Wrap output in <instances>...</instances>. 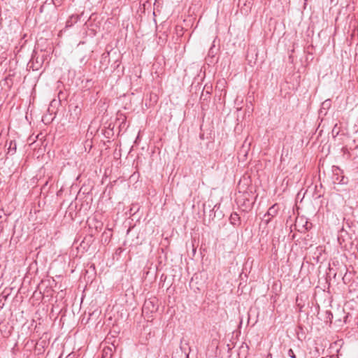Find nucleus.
<instances>
[{
    "mask_svg": "<svg viewBox=\"0 0 358 358\" xmlns=\"http://www.w3.org/2000/svg\"><path fill=\"white\" fill-rule=\"evenodd\" d=\"M278 213V208H276V204L273 205L270 207L267 211V213L264 215L263 222H265L266 224H268L271 221V219L275 217Z\"/></svg>",
    "mask_w": 358,
    "mask_h": 358,
    "instance_id": "f257e3e1",
    "label": "nucleus"
},
{
    "mask_svg": "<svg viewBox=\"0 0 358 358\" xmlns=\"http://www.w3.org/2000/svg\"><path fill=\"white\" fill-rule=\"evenodd\" d=\"M143 314H148L150 312L153 313L157 310V306L155 305L154 302L151 300L145 301L143 308Z\"/></svg>",
    "mask_w": 358,
    "mask_h": 358,
    "instance_id": "f03ea898",
    "label": "nucleus"
},
{
    "mask_svg": "<svg viewBox=\"0 0 358 358\" xmlns=\"http://www.w3.org/2000/svg\"><path fill=\"white\" fill-rule=\"evenodd\" d=\"M238 337H231L229 343H226V341L221 342L220 345V351L222 350H227V352H229L231 349H233L235 347V343L237 340Z\"/></svg>",
    "mask_w": 358,
    "mask_h": 358,
    "instance_id": "7ed1b4c3",
    "label": "nucleus"
},
{
    "mask_svg": "<svg viewBox=\"0 0 358 358\" xmlns=\"http://www.w3.org/2000/svg\"><path fill=\"white\" fill-rule=\"evenodd\" d=\"M46 345L45 341H35L31 340V348H34L36 350H38V352L41 351L42 349L44 348L45 345Z\"/></svg>",
    "mask_w": 358,
    "mask_h": 358,
    "instance_id": "20e7f679",
    "label": "nucleus"
},
{
    "mask_svg": "<svg viewBox=\"0 0 358 358\" xmlns=\"http://www.w3.org/2000/svg\"><path fill=\"white\" fill-rule=\"evenodd\" d=\"M220 345L221 343L220 342V341L217 338H215L212 340L211 343L208 345V348L209 350H211L212 351H213L214 350H220Z\"/></svg>",
    "mask_w": 358,
    "mask_h": 358,
    "instance_id": "39448f33",
    "label": "nucleus"
},
{
    "mask_svg": "<svg viewBox=\"0 0 358 358\" xmlns=\"http://www.w3.org/2000/svg\"><path fill=\"white\" fill-rule=\"evenodd\" d=\"M180 349L185 354L187 353L188 350H191L188 341L185 337H182V339L180 340Z\"/></svg>",
    "mask_w": 358,
    "mask_h": 358,
    "instance_id": "423d86ee",
    "label": "nucleus"
},
{
    "mask_svg": "<svg viewBox=\"0 0 358 358\" xmlns=\"http://www.w3.org/2000/svg\"><path fill=\"white\" fill-rule=\"evenodd\" d=\"M79 20V16L78 15H72L66 22V27H71Z\"/></svg>",
    "mask_w": 358,
    "mask_h": 358,
    "instance_id": "0eeeda50",
    "label": "nucleus"
},
{
    "mask_svg": "<svg viewBox=\"0 0 358 358\" xmlns=\"http://www.w3.org/2000/svg\"><path fill=\"white\" fill-rule=\"evenodd\" d=\"M111 351H112V350L109 347L107 348H104L103 358H106L108 356V355H109V358H110L112 356Z\"/></svg>",
    "mask_w": 358,
    "mask_h": 358,
    "instance_id": "6e6552de",
    "label": "nucleus"
},
{
    "mask_svg": "<svg viewBox=\"0 0 358 358\" xmlns=\"http://www.w3.org/2000/svg\"><path fill=\"white\" fill-rule=\"evenodd\" d=\"M326 320H327V322L329 321L330 322H331V320L333 318V314L331 313V311H326Z\"/></svg>",
    "mask_w": 358,
    "mask_h": 358,
    "instance_id": "1a4fd4ad",
    "label": "nucleus"
},
{
    "mask_svg": "<svg viewBox=\"0 0 358 358\" xmlns=\"http://www.w3.org/2000/svg\"><path fill=\"white\" fill-rule=\"evenodd\" d=\"M287 355L290 358H296V355L294 354L293 350L292 348H289L287 351Z\"/></svg>",
    "mask_w": 358,
    "mask_h": 358,
    "instance_id": "9d476101",
    "label": "nucleus"
},
{
    "mask_svg": "<svg viewBox=\"0 0 358 358\" xmlns=\"http://www.w3.org/2000/svg\"><path fill=\"white\" fill-rule=\"evenodd\" d=\"M114 337H106V339H108V341H106L107 343H111L112 345L115 348V341H111L112 338H113Z\"/></svg>",
    "mask_w": 358,
    "mask_h": 358,
    "instance_id": "9b49d317",
    "label": "nucleus"
},
{
    "mask_svg": "<svg viewBox=\"0 0 358 358\" xmlns=\"http://www.w3.org/2000/svg\"><path fill=\"white\" fill-rule=\"evenodd\" d=\"M11 145H13V151L15 152V150H16V144L15 143H13V142H10V147H9V152L11 150Z\"/></svg>",
    "mask_w": 358,
    "mask_h": 358,
    "instance_id": "f8f14e48",
    "label": "nucleus"
},
{
    "mask_svg": "<svg viewBox=\"0 0 358 358\" xmlns=\"http://www.w3.org/2000/svg\"><path fill=\"white\" fill-rule=\"evenodd\" d=\"M234 217H238V215L237 214H234V215H231V219H234Z\"/></svg>",
    "mask_w": 358,
    "mask_h": 358,
    "instance_id": "ddd939ff",
    "label": "nucleus"
},
{
    "mask_svg": "<svg viewBox=\"0 0 358 358\" xmlns=\"http://www.w3.org/2000/svg\"><path fill=\"white\" fill-rule=\"evenodd\" d=\"M343 179H344V178L343 177V179H341V182L345 183V182L343 181Z\"/></svg>",
    "mask_w": 358,
    "mask_h": 358,
    "instance_id": "4468645a",
    "label": "nucleus"
},
{
    "mask_svg": "<svg viewBox=\"0 0 358 358\" xmlns=\"http://www.w3.org/2000/svg\"><path fill=\"white\" fill-rule=\"evenodd\" d=\"M298 342H301V340L300 339V337H298Z\"/></svg>",
    "mask_w": 358,
    "mask_h": 358,
    "instance_id": "2eb2a0df",
    "label": "nucleus"
},
{
    "mask_svg": "<svg viewBox=\"0 0 358 358\" xmlns=\"http://www.w3.org/2000/svg\"><path fill=\"white\" fill-rule=\"evenodd\" d=\"M29 345V341L27 342V343L25 344V346H28Z\"/></svg>",
    "mask_w": 358,
    "mask_h": 358,
    "instance_id": "dca6fc26",
    "label": "nucleus"
},
{
    "mask_svg": "<svg viewBox=\"0 0 358 358\" xmlns=\"http://www.w3.org/2000/svg\"><path fill=\"white\" fill-rule=\"evenodd\" d=\"M322 358H331V357H322Z\"/></svg>",
    "mask_w": 358,
    "mask_h": 358,
    "instance_id": "f3484780",
    "label": "nucleus"
}]
</instances>
